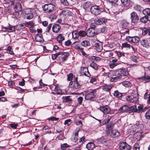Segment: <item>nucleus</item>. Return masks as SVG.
Returning <instances> with one entry per match:
<instances>
[{
    "label": "nucleus",
    "mask_w": 150,
    "mask_h": 150,
    "mask_svg": "<svg viewBox=\"0 0 150 150\" xmlns=\"http://www.w3.org/2000/svg\"><path fill=\"white\" fill-rule=\"evenodd\" d=\"M139 96L137 93H133L131 94L126 96V99L127 101L134 103H137Z\"/></svg>",
    "instance_id": "obj_1"
},
{
    "label": "nucleus",
    "mask_w": 150,
    "mask_h": 150,
    "mask_svg": "<svg viewBox=\"0 0 150 150\" xmlns=\"http://www.w3.org/2000/svg\"><path fill=\"white\" fill-rule=\"evenodd\" d=\"M43 11L46 13L54 12L55 9V6L52 4H46L42 6Z\"/></svg>",
    "instance_id": "obj_2"
},
{
    "label": "nucleus",
    "mask_w": 150,
    "mask_h": 150,
    "mask_svg": "<svg viewBox=\"0 0 150 150\" xmlns=\"http://www.w3.org/2000/svg\"><path fill=\"white\" fill-rule=\"evenodd\" d=\"M90 10L92 13L95 16H97L103 12V9L100 8L97 6L95 5L92 6Z\"/></svg>",
    "instance_id": "obj_3"
},
{
    "label": "nucleus",
    "mask_w": 150,
    "mask_h": 150,
    "mask_svg": "<svg viewBox=\"0 0 150 150\" xmlns=\"http://www.w3.org/2000/svg\"><path fill=\"white\" fill-rule=\"evenodd\" d=\"M96 90H91L89 92L85 94V99L86 100H90L94 98L96 96Z\"/></svg>",
    "instance_id": "obj_4"
},
{
    "label": "nucleus",
    "mask_w": 150,
    "mask_h": 150,
    "mask_svg": "<svg viewBox=\"0 0 150 150\" xmlns=\"http://www.w3.org/2000/svg\"><path fill=\"white\" fill-rule=\"evenodd\" d=\"M112 74V77L111 79L112 81L116 82L122 77L121 75L118 71H114Z\"/></svg>",
    "instance_id": "obj_5"
},
{
    "label": "nucleus",
    "mask_w": 150,
    "mask_h": 150,
    "mask_svg": "<svg viewBox=\"0 0 150 150\" xmlns=\"http://www.w3.org/2000/svg\"><path fill=\"white\" fill-rule=\"evenodd\" d=\"M130 16L132 23L134 24L137 23L139 21V17L137 13L133 11L131 13Z\"/></svg>",
    "instance_id": "obj_6"
},
{
    "label": "nucleus",
    "mask_w": 150,
    "mask_h": 150,
    "mask_svg": "<svg viewBox=\"0 0 150 150\" xmlns=\"http://www.w3.org/2000/svg\"><path fill=\"white\" fill-rule=\"evenodd\" d=\"M87 35L89 37H92L98 34V33L95 30V29L89 28L86 32Z\"/></svg>",
    "instance_id": "obj_7"
},
{
    "label": "nucleus",
    "mask_w": 150,
    "mask_h": 150,
    "mask_svg": "<svg viewBox=\"0 0 150 150\" xmlns=\"http://www.w3.org/2000/svg\"><path fill=\"white\" fill-rule=\"evenodd\" d=\"M107 21V19L103 18H96L94 19V22L95 23L98 25H100L105 24Z\"/></svg>",
    "instance_id": "obj_8"
},
{
    "label": "nucleus",
    "mask_w": 150,
    "mask_h": 150,
    "mask_svg": "<svg viewBox=\"0 0 150 150\" xmlns=\"http://www.w3.org/2000/svg\"><path fill=\"white\" fill-rule=\"evenodd\" d=\"M119 148L121 150H130L131 146L126 142H122L121 143Z\"/></svg>",
    "instance_id": "obj_9"
},
{
    "label": "nucleus",
    "mask_w": 150,
    "mask_h": 150,
    "mask_svg": "<svg viewBox=\"0 0 150 150\" xmlns=\"http://www.w3.org/2000/svg\"><path fill=\"white\" fill-rule=\"evenodd\" d=\"M98 109H100L104 114H108L110 111V108L108 105H105L102 107L100 106Z\"/></svg>",
    "instance_id": "obj_10"
},
{
    "label": "nucleus",
    "mask_w": 150,
    "mask_h": 150,
    "mask_svg": "<svg viewBox=\"0 0 150 150\" xmlns=\"http://www.w3.org/2000/svg\"><path fill=\"white\" fill-rule=\"evenodd\" d=\"M81 73L83 75H84L88 77H90L91 76L88 68L86 67H82L81 69Z\"/></svg>",
    "instance_id": "obj_11"
},
{
    "label": "nucleus",
    "mask_w": 150,
    "mask_h": 150,
    "mask_svg": "<svg viewBox=\"0 0 150 150\" xmlns=\"http://www.w3.org/2000/svg\"><path fill=\"white\" fill-rule=\"evenodd\" d=\"M73 82H70L69 85L71 86V87L72 88L73 90H76V89L79 88L81 87V85L79 83L78 81H74L72 85Z\"/></svg>",
    "instance_id": "obj_12"
},
{
    "label": "nucleus",
    "mask_w": 150,
    "mask_h": 150,
    "mask_svg": "<svg viewBox=\"0 0 150 150\" xmlns=\"http://www.w3.org/2000/svg\"><path fill=\"white\" fill-rule=\"evenodd\" d=\"M16 15L18 14V12L21 11L22 9V6L20 3H16L14 7Z\"/></svg>",
    "instance_id": "obj_13"
},
{
    "label": "nucleus",
    "mask_w": 150,
    "mask_h": 150,
    "mask_svg": "<svg viewBox=\"0 0 150 150\" xmlns=\"http://www.w3.org/2000/svg\"><path fill=\"white\" fill-rule=\"evenodd\" d=\"M120 135V133L116 129H113L111 131L110 135L113 138L117 137Z\"/></svg>",
    "instance_id": "obj_14"
},
{
    "label": "nucleus",
    "mask_w": 150,
    "mask_h": 150,
    "mask_svg": "<svg viewBox=\"0 0 150 150\" xmlns=\"http://www.w3.org/2000/svg\"><path fill=\"white\" fill-rule=\"evenodd\" d=\"M61 56L59 57V60H62V61H64L67 60V59L69 56V53L67 52H63L61 54Z\"/></svg>",
    "instance_id": "obj_15"
},
{
    "label": "nucleus",
    "mask_w": 150,
    "mask_h": 150,
    "mask_svg": "<svg viewBox=\"0 0 150 150\" xmlns=\"http://www.w3.org/2000/svg\"><path fill=\"white\" fill-rule=\"evenodd\" d=\"M141 81L143 82L144 83L148 82L150 81V76H146L144 77L139 78Z\"/></svg>",
    "instance_id": "obj_16"
},
{
    "label": "nucleus",
    "mask_w": 150,
    "mask_h": 150,
    "mask_svg": "<svg viewBox=\"0 0 150 150\" xmlns=\"http://www.w3.org/2000/svg\"><path fill=\"white\" fill-rule=\"evenodd\" d=\"M63 103H69L72 102V100L70 98V96H63L62 98Z\"/></svg>",
    "instance_id": "obj_17"
},
{
    "label": "nucleus",
    "mask_w": 150,
    "mask_h": 150,
    "mask_svg": "<svg viewBox=\"0 0 150 150\" xmlns=\"http://www.w3.org/2000/svg\"><path fill=\"white\" fill-rule=\"evenodd\" d=\"M129 107L127 105H125L121 107L118 110V112H129Z\"/></svg>",
    "instance_id": "obj_18"
},
{
    "label": "nucleus",
    "mask_w": 150,
    "mask_h": 150,
    "mask_svg": "<svg viewBox=\"0 0 150 150\" xmlns=\"http://www.w3.org/2000/svg\"><path fill=\"white\" fill-rule=\"evenodd\" d=\"M61 28L60 26L58 24H54L52 27V30L53 32L57 33Z\"/></svg>",
    "instance_id": "obj_19"
},
{
    "label": "nucleus",
    "mask_w": 150,
    "mask_h": 150,
    "mask_svg": "<svg viewBox=\"0 0 150 150\" xmlns=\"http://www.w3.org/2000/svg\"><path fill=\"white\" fill-rule=\"evenodd\" d=\"M65 38L62 34H60L57 37V40L60 45L62 46V42L64 40Z\"/></svg>",
    "instance_id": "obj_20"
},
{
    "label": "nucleus",
    "mask_w": 150,
    "mask_h": 150,
    "mask_svg": "<svg viewBox=\"0 0 150 150\" xmlns=\"http://www.w3.org/2000/svg\"><path fill=\"white\" fill-rule=\"evenodd\" d=\"M141 45L144 47L147 48L149 46L148 41L146 39H142L140 40Z\"/></svg>",
    "instance_id": "obj_21"
},
{
    "label": "nucleus",
    "mask_w": 150,
    "mask_h": 150,
    "mask_svg": "<svg viewBox=\"0 0 150 150\" xmlns=\"http://www.w3.org/2000/svg\"><path fill=\"white\" fill-rule=\"evenodd\" d=\"M112 87L111 84L105 85L102 87V89L105 91L108 92L110 90Z\"/></svg>",
    "instance_id": "obj_22"
},
{
    "label": "nucleus",
    "mask_w": 150,
    "mask_h": 150,
    "mask_svg": "<svg viewBox=\"0 0 150 150\" xmlns=\"http://www.w3.org/2000/svg\"><path fill=\"white\" fill-rule=\"evenodd\" d=\"M122 85L126 88L130 87L132 85L131 82L128 81H124L122 82Z\"/></svg>",
    "instance_id": "obj_23"
},
{
    "label": "nucleus",
    "mask_w": 150,
    "mask_h": 150,
    "mask_svg": "<svg viewBox=\"0 0 150 150\" xmlns=\"http://www.w3.org/2000/svg\"><path fill=\"white\" fill-rule=\"evenodd\" d=\"M86 147L88 150H92L95 147V145L94 143L90 142L86 145Z\"/></svg>",
    "instance_id": "obj_24"
},
{
    "label": "nucleus",
    "mask_w": 150,
    "mask_h": 150,
    "mask_svg": "<svg viewBox=\"0 0 150 150\" xmlns=\"http://www.w3.org/2000/svg\"><path fill=\"white\" fill-rule=\"evenodd\" d=\"M25 13V17L27 19H30L33 17V14L31 12L26 11Z\"/></svg>",
    "instance_id": "obj_25"
},
{
    "label": "nucleus",
    "mask_w": 150,
    "mask_h": 150,
    "mask_svg": "<svg viewBox=\"0 0 150 150\" xmlns=\"http://www.w3.org/2000/svg\"><path fill=\"white\" fill-rule=\"evenodd\" d=\"M121 25L122 26L123 28H126L129 25V23L125 20H123L121 21Z\"/></svg>",
    "instance_id": "obj_26"
},
{
    "label": "nucleus",
    "mask_w": 150,
    "mask_h": 150,
    "mask_svg": "<svg viewBox=\"0 0 150 150\" xmlns=\"http://www.w3.org/2000/svg\"><path fill=\"white\" fill-rule=\"evenodd\" d=\"M137 109L136 105H133L131 107H129V112H137Z\"/></svg>",
    "instance_id": "obj_27"
},
{
    "label": "nucleus",
    "mask_w": 150,
    "mask_h": 150,
    "mask_svg": "<svg viewBox=\"0 0 150 150\" xmlns=\"http://www.w3.org/2000/svg\"><path fill=\"white\" fill-rule=\"evenodd\" d=\"M140 21L142 23H146L149 21V17L147 16H145L140 19Z\"/></svg>",
    "instance_id": "obj_28"
},
{
    "label": "nucleus",
    "mask_w": 150,
    "mask_h": 150,
    "mask_svg": "<svg viewBox=\"0 0 150 150\" xmlns=\"http://www.w3.org/2000/svg\"><path fill=\"white\" fill-rule=\"evenodd\" d=\"M35 39L36 41L38 42H42L43 40L42 35L37 34L35 37Z\"/></svg>",
    "instance_id": "obj_29"
},
{
    "label": "nucleus",
    "mask_w": 150,
    "mask_h": 150,
    "mask_svg": "<svg viewBox=\"0 0 150 150\" xmlns=\"http://www.w3.org/2000/svg\"><path fill=\"white\" fill-rule=\"evenodd\" d=\"M114 96L119 98L120 99H121L122 94L119 92L118 91H115L114 93Z\"/></svg>",
    "instance_id": "obj_30"
},
{
    "label": "nucleus",
    "mask_w": 150,
    "mask_h": 150,
    "mask_svg": "<svg viewBox=\"0 0 150 150\" xmlns=\"http://www.w3.org/2000/svg\"><path fill=\"white\" fill-rule=\"evenodd\" d=\"M142 31V35H144L149 33V30H150V28H144L141 29Z\"/></svg>",
    "instance_id": "obj_31"
},
{
    "label": "nucleus",
    "mask_w": 150,
    "mask_h": 150,
    "mask_svg": "<svg viewBox=\"0 0 150 150\" xmlns=\"http://www.w3.org/2000/svg\"><path fill=\"white\" fill-rule=\"evenodd\" d=\"M72 38L74 39H77L79 36V32L76 31H74L72 32Z\"/></svg>",
    "instance_id": "obj_32"
},
{
    "label": "nucleus",
    "mask_w": 150,
    "mask_h": 150,
    "mask_svg": "<svg viewBox=\"0 0 150 150\" xmlns=\"http://www.w3.org/2000/svg\"><path fill=\"white\" fill-rule=\"evenodd\" d=\"M132 43H134L136 44L139 43L140 40L139 37L137 36H133V40Z\"/></svg>",
    "instance_id": "obj_33"
},
{
    "label": "nucleus",
    "mask_w": 150,
    "mask_h": 150,
    "mask_svg": "<svg viewBox=\"0 0 150 150\" xmlns=\"http://www.w3.org/2000/svg\"><path fill=\"white\" fill-rule=\"evenodd\" d=\"M54 91L56 92V94L57 95L62 94L63 93L61 89H59V87L55 86Z\"/></svg>",
    "instance_id": "obj_34"
},
{
    "label": "nucleus",
    "mask_w": 150,
    "mask_h": 150,
    "mask_svg": "<svg viewBox=\"0 0 150 150\" xmlns=\"http://www.w3.org/2000/svg\"><path fill=\"white\" fill-rule=\"evenodd\" d=\"M5 30L8 31V32H12L15 30V26H9L8 28H5Z\"/></svg>",
    "instance_id": "obj_35"
},
{
    "label": "nucleus",
    "mask_w": 150,
    "mask_h": 150,
    "mask_svg": "<svg viewBox=\"0 0 150 150\" xmlns=\"http://www.w3.org/2000/svg\"><path fill=\"white\" fill-rule=\"evenodd\" d=\"M144 98L145 99L147 100V102L148 103H150V95L146 92L144 96Z\"/></svg>",
    "instance_id": "obj_36"
},
{
    "label": "nucleus",
    "mask_w": 150,
    "mask_h": 150,
    "mask_svg": "<svg viewBox=\"0 0 150 150\" xmlns=\"http://www.w3.org/2000/svg\"><path fill=\"white\" fill-rule=\"evenodd\" d=\"M120 72L121 74L125 76H127L129 74L128 72L127 71V69H122L121 70Z\"/></svg>",
    "instance_id": "obj_37"
},
{
    "label": "nucleus",
    "mask_w": 150,
    "mask_h": 150,
    "mask_svg": "<svg viewBox=\"0 0 150 150\" xmlns=\"http://www.w3.org/2000/svg\"><path fill=\"white\" fill-rule=\"evenodd\" d=\"M142 12L144 15H148V16L150 14V8H147L143 10Z\"/></svg>",
    "instance_id": "obj_38"
},
{
    "label": "nucleus",
    "mask_w": 150,
    "mask_h": 150,
    "mask_svg": "<svg viewBox=\"0 0 150 150\" xmlns=\"http://www.w3.org/2000/svg\"><path fill=\"white\" fill-rule=\"evenodd\" d=\"M122 3L124 5L128 6L129 5V0H121Z\"/></svg>",
    "instance_id": "obj_39"
},
{
    "label": "nucleus",
    "mask_w": 150,
    "mask_h": 150,
    "mask_svg": "<svg viewBox=\"0 0 150 150\" xmlns=\"http://www.w3.org/2000/svg\"><path fill=\"white\" fill-rule=\"evenodd\" d=\"M134 8L135 10L139 12H142L143 11V8L139 5H136L134 6Z\"/></svg>",
    "instance_id": "obj_40"
},
{
    "label": "nucleus",
    "mask_w": 150,
    "mask_h": 150,
    "mask_svg": "<svg viewBox=\"0 0 150 150\" xmlns=\"http://www.w3.org/2000/svg\"><path fill=\"white\" fill-rule=\"evenodd\" d=\"M143 105H140L138 107V109L137 112L139 113L142 112H144V110H143Z\"/></svg>",
    "instance_id": "obj_41"
},
{
    "label": "nucleus",
    "mask_w": 150,
    "mask_h": 150,
    "mask_svg": "<svg viewBox=\"0 0 150 150\" xmlns=\"http://www.w3.org/2000/svg\"><path fill=\"white\" fill-rule=\"evenodd\" d=\"M91 6V3L89 2H86L84 3L83 7L85 9L89 8Z\"/></svg>",
    "instance_id": "obj_42"
},
{
    "label": "nucleus",
    "mask_w": 150,
    "mask_h": 150,
    "mask_svg": "<svg viewBox=\"0 0 150 150\" xmlns=\"http://www.w3.org/2000/svg\"><path fill=\"white\" fill-rule=\"evenodd\" d=\"M79 36L80 37H84L87 35L86 32L84 31L80 30L79 32Z\"/></svg>",
    "instance_id": "obj_43"
},
{
    "label": "nucleus",
    "mask_w": 150,
    "mask_h": 150,
    "mask_svg": "<svg viewBox=\"0 0 150 150\" xmlns=\"http://www.w3.org/2000/svg\"><path fill=\"white\" fill-rule=\"evenodd\" d=\"M81 45L84 47L90 46V43L89 41L87 40H83L81 42Z\"/></svg>",
    "instance_id": "obj_44"
},
{
    "label": "nucleus",
    "mask_w": 150,
    "mask_h": 150,
    "mask_svg": "<svg viewBox=\"0 0 150 150\" xmlns=\"http://www.w3.org/2000/svg\"><path fill=\"white\" fill-rule=\"evenodd\" d=\"M62 53L63 52H60L56 53L55 54H52V59L53 60L55 59L58 56L60 55L61 54H62Z\"/></svg>",
    "instance_id": "obj_45"
},
{
    "label": "nucleus",
    "mask_w": 150,
    "mask_h": 150,
    "mask_svg": "<svg viewBox=\"0 0 150 150\" xmlns=\"http://www.w3.org/2000/svg\"><path fill=\"white\" fill-rule=\"evenodd\" d=\"M70 13V11L68 10H64L62 12V14L65 16L69 15Z\"/></svg>",
    "instance_id": "obj_46"
},
{
    "label": "nucleus",
    "mask_w": 150,
    "mask_h": 150,
    "mask_svg": "<svg viewBox=\"0 0 150 150\" xmlns=\"http://www.w3.org/2000/svg\"><path fill=\"white\" fill-rule=\"evenodd\" d=\"M90 66L95 70H97L98 68V65L95 63H92L91 64Z\"/></svg>",
    "instance_id": "obj_47"
},
{
    "label": "nucleus",
    "mask_w": 150,
    "mask_h": 150,
    "mask_svg": "<svg viewBox=\"0 0 150 150\" xmlns=\"http://www.w3.org/2000/svg\"><path fill=\"white\" fill-rule=\"evenodd\" d=\"M131 47L130 45L129 44H128V43L127 42H125L124 43H123L122 44V47H125V48H128L129 49Z\"/></svg>",
    "instance_id": "obj_48"
},
{
    "label": "nucleus",
    "mask_w": 150,
    "mask_h": 150,
    "mask_svg": "<svg viewBox=\"0 0 150 150\" xmlns=\"http://www.w3.org/2000/svg\"><path fill=\"white\" fill-rule=\"evenodd\" d=\"M107 141V140L106 139L103 137L101 138L98 139V142L102 144H103L106 142Z\"/></svg>",
    "instance_id": "obj_49"
},
{
    "label": "nucleus",
    "mask_w": 150,
    "mask_h": 150,
    "mask_svg": "<svg viewBox=\"0 0 150 150\" xmlns=\"http://www.w3.org/2000/svg\"><path fill=\"white\" fill-rule=\"evenodd\" d=\"M102 48L103 47L102 45L99 44L96 47V50L98 52H101L102 50Z\"/></svg>",
    "instance_id": "obj_50"
},
{
    "label": "nucleus",
    "mask_w": 150,
    "mask_h": 150,
    "mask_svg": "<svg viewBox=\"0 0 150 150\" xmlns=\"http://www.w3.org/2000/svg\"><path fill=\"white\" fill-rule=\"evenodd\" d=\"M69 147V146L67 143H64L61 145V148L63 150Z\"/></svg>",
    "instance_id": "obj_51"
},
{
    "label": "nucleus",
    "mask_w": 150,
    "mask_h": 150,
    "mask_svg": "<svg viewBox=\"0 0 150 150\" xmlns=\"http://www.w3.org/2000/svg\"><path fill=\"white\" fill-rule=\"evenodd\" d=\"M78 140V138L77 137H75L71 141V144L73 145H75L76 144V142Z\"/></svg>",
    "instance_id": "obj_52"
},
{
    "label": "nucleus",
    "mask_w": 150,
    "mask_h": 150,
    "mask_svg": "<svg viewBox=\"0 0 150 150\" xmlns=\"http://www.w3.org/2000/svg\"><path fill=\"white\" fill-rule=\"evenodd\" d=\"M73 79V74L70 73L68 75L67 80L69 81H72Z\"/></svg>",
    "instance_id": "obj_53"
},
{
    "label": "nucleus",
    "mask_w": 150,
    "mask_h": 150,
    "mask_svg": "<svg viewBox=\"0 0 150 150\" xmlns=\"http://www.w3.org/2000/svg\"><path fill=\"white\" fill-rule=\"evenodd\" d=\"M60 1L64 6H68L69 5V3L67 0H60Z\"/></svg>",
    "instance_id": "obj_54"
},
{
    "label": "nucleus",
    "mask_w": 150,
    "mask_h": 150,
    "mask_svg": "<svg viewBox=\"0 0 150 150\" xmlns=\"http://www.w3.org/2000/svg\"><path fill=\"white\" fill-rule=\"evenodd\" d=\"M145 116L146 119H150V109L149 110L146 112Z\"/></svg>",
    "instance_id": "obj_55"
},
{
    "label": "nucleus",
    "mask_w": 150,
    "mask_h": 150,
    "mask_svg": "<svg viewBox=\"0 0 150 150\" xmlns=\"http://www.w3.org/2000/svg\"><path fill=\"white\" fill-rule=\"evenodd\" d=\"M133 150H139V146L138 143H136L135 144Z\"/></svg>",
    "instance_id": "obj_56"
},
{
    "label": "nucleus",
    "mask_w": 150,
    "mask_h": 150,
    "mask_svg": "<svg viewBox=\"0 0 150 150\" xmlns=\"http://www.w3.org/2000/svg\"><path fill=\"white\" fill-rule=\"evenodd\" d=\"M125 30H121L122 31V33L123 34V35H125L126 34H129V29H128L127 28H124Z\"/></svg>",
    "instance_id": "obj_57"
},
{
    "label": "nucleus",
    "mask_w": 150,
    "mask_h": 150,
    "mask_svg": "<svg viewBox=\"0 0 150 150\" xmlns=\"http://www.w3.org/2000/svg\"><path fill=\"white\" fill-rule=\"evenodd\" d=\"M126 40L128 42H133V37H130V36H127L126 38Z\"/></svg>",
    "instance_id": "obj_58"
},
{
    "label": "nucleus",
    "mask_w": 150,
    "mask_h": 150,
    "mask_svg": "<svg viewBox=\"0 0 150 150\" xmlns=\"http://www.w3.org/2000/svg\"><path fill=\"white\" fill-rule=\"evenodd\" d=\"M91 44L93 46L96 47L99 44L97 41L95 40L92 41Z\"/></svg>",
    "instance_id": "obj_59"
},
{
    "label": "nucleus",
    "mask_w": 150,
    "mask_h": 150,
    "mask_svg": "<svg viewBox=\"0 0 150 150\" xmlns=\"http://www.w3.org/2000/svg\"><path fill=\"white\" fill-rule=\"evenodd\" d=\"M24 25H29L31 26H34V24L33 22V21H29L28 22H26L24 23Z\"/></svg>",
    "instance_id": "obj_60"
},
{
    "label": "nucleus",
    "mask_w": 150,
    "mask_h": 150,
    "mask_svg": "<svg viewBox=\"0 0 150 150\" xmlns=\"http://www.w3.org/2000/svg\"><path fill=\"white\" fill-rule=\"evenodd\" d=\"M71 121L70 119L66 120L65 121L64 124L65 125H67L69 126L70 125L71 123Z\"/></svg>",
    "instance_id": "obj_61"
},
{
    "label": "nucleus",
    "mask_w": 150,
    "mask_h": 150,
    "mask_svg": "<svg viewBox=\"0 0 150 150\" xmlns=\"http://www.w3.org/2000/svg\"><path fill=\"white\" fill-rule=\"evenodd\" d=\"M34 26H31L29 30L30 32L32 33H34L36 32V30H35L34 28L33 27Z\"/></svg>",
    "instance_id": "obj_62"
},
{
    "label": "nucleus",
    "mask_w": 150,
    "mask_h": 150,
    "mask_svg": "<svg viewBox=\"0 0 150 150\" xmlns=\"http://www.w3.org/2000/svg\"><path fill=\"white\" fill-rule=\"evenodd\" d=\"M118 64L117 63H111L110 64V68H113L115 67L118 65Z\"/></svg>",
    "instance_id": "obj_63"
},
{
    "label": "nucleus",
    "mask_w": 150,
    "mask_h": 150,
    "mask_svg": "<svg viewBox=\"0 0 150 150\" xmlns=\"http://www.w3.org/2000/svg\"><path fill=\"white\" fill-rule=\"evenodd\" d=\"M137 57L135 56H132L131 57V59L134 62H137Z\"/></svg>",
    "instance_id": "obj_64"
}]
</instances>
